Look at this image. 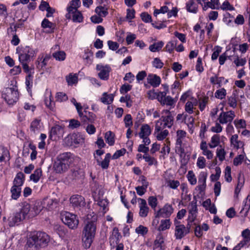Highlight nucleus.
I'll return each instance as SVG.
<instances>
[{
    "label": "nucleus",
    "mask_w": 250,
    "mask_h": 250,
    "mask_svg": "<svg viewBox=\"0 0 250 250\" xmlns=\"http://www.w3.org/2000/svg\"><path fill=\"white\" fill-rule=\"evenodd\" d=\"M97 220V216L95 215L88 214L84 221L82 231V239L83 246L85 249L90 248L95 237Z\"/></svg>",
    "instance_id": "1"
},
{
    "label": "nucleus",
    "mask_w": 250,
    "mask_h": 250,
    "mask_svg": "<svg viewBox=\"0 0 250 250\" xmlns=\"http://www.w3.org/2000/svg\"><path fill=\"white\" fill-rule=\"evenodd\" d=\"M50 241L49 236L44 232L37 231L31 233L25 245L26 250H39L46 247Z\"/></svg>",
    "instance_id": "2"
},
{
    "label": "nucleus",
    "mask_w": 250,
    "mask_h": 250,
    "mask_svg": "<svg viewBox=\"0 0 250 250\" xmlns=\"http://www.w3.org/2000/svg\"><path fill=\"white\" fill-rule=\"evenodd\" d=\"M70 153H63L60 154L53 165L55 172L61 173L65 172L69 168L70 164Z\"/></svg>",
    "instance_id": "3"
},
{
    "label": "nucleus",
    "mask_w": 250,
    "mask_h": 250,
    "mask_svg": "<svg viewBox=\"0 0 250 250\" xmlns=\"http://www.w3.org/2000/svg\"><path fill=\"white\" fill-rule=\"evenodd\" d=\"M24 181V175L21 172H18L13 182V186L10 189L11 198L17 200L21 195V187Z\"/></svg>",
    "instance_id": "4"
},
{
    "label": "nucleus",
    "mask_w": 250,
    "mask_h": 250,
    "mask_svg": "<svg viewBox=\"0 0 250 250\" xmlns=\"http://www.w3.org/2000/svg\"><path fill=\"white\" fill-rule=\"evenodd\" d=\"M1 96L8 104H14L18 101L19 97L17 87L5 88L2 90Z\"/></svg>",
    "instance_id": "5"
},
{
    "label": "nucleus",
    "mask_w": 250,
    "mask_h": 250,
    "mask_svg": "<svg viewBox=\"0 0 250 250\" xmlns=\"http://www.w3.org/2000/svg\"><path fill=\"white\" fill-rule=\"evenodd\" d=\"M37 54V51L29 46L22 47L18 52L19 61L20 62H29Z\"/></svg>",
    "instance_id": "6"
},
{
    "label": "nucleus",
    "mask_w": 250,
    "mask_h": 250,
    "mask_svg": "<svg viewBox=\"0 0 250 250\" xmlns=\"http://www.w3.org/2000/svg\"><path fill=\"white\" fill-rule=\"evenodd\" d=\"M62 220L65 225L72 229H77L79 223L77 215L68 212H64L62 214Z\"/></svg>",
    "instance_id": "7"
},
{
    "label": "nucleus",
    "mask_w": 250,
    "mask_h": 250,
    "mask_svg": "<svg viewBox=\"0 0 250 250\" xmlns=\"http://www.w3.org/2000/svg\"><path fill=\"white\" fill-rule=\"evenodd\" d=\"M154 96L151 98H156L162 105H166L173 108L175 106L176 100L170 96H167V92H158L157 93H153Z\"/></svg>",
    "instance_id": "8"
},
{
    "label": "nucleus",
    "mask_w": 250,
    "mask_h": 250,
    "mask_svg": "<svg viewBox=\"0 0 250 250\" xmlns=\"http://www.w3.org/2000/svg\"><path fill=\"white\" fill-rule=\"evenodd\" d=\"M162 116L161 119L156 122L161 123V125L164 128H170L173 124V116L171 112L168 109L164 110L162 111Z\"/></svg>",
    "instance_id": "9"
},
{
    "label": "nucleus",
    "mask_w": 250,
    "mask_h": 250,
    "mask_svg": "<svg viewBox=\"0 0 250 250\" xmlns=\"http://www.w3.org/2000/svg\"><path fill=\"white\" fill-rule=\"evenodd\" d=\"M87 108H85L83 111L81 110L78 113L81 122L84 124L94 123L97 119V116L94 113L86 110Z\"/></svg>",
    "instance_id": "10"
},
{
    "label": "nucleus",
    "mask_w": 250,
    "mask_h": 250,
    "mask_svg": "<svg viewBox=\"0 0 250 250\" xmlns=\"http://www.w3.org/2000/svg\"><path fill=\"white\" fill-rule=\"evenodd\" d=\"M221 110L222 111L218 118L219 122L221 124L231 123L235 116L234 112L232 110L225 112L223 111V106Z\"/></svg>",
    "instance_id": "11"
},
{
    "label": "nucleus",
    "mask_w": 250,
    "mask_h": 250,
    "mask_svg": "<svg viewBox=\"0 0 250 250\" xmlns=\"http://www.w3.org/2000/svg\"><path fill=\"white\" fill-rule=\"evenodd\" d=\"M70 202L73 207L78 210L84 208L86 204L84 198L78 194L72 196L70 198Z\"/></svg>",
    "instance_id": "12"
},
{
    "label": "nucleus",
    "mask_w": 250,
    "mask_h": 250,
    "mask_svg": "<svg viewBox=\"0 0 250 250\" xmlns=\"http://www.w3.org/2000/svg\"><path fill=\"white\" fill-rule=\"evenodd\" d=\"M96 70L99 71L98 76L101 80L106 81L109 79V73L111 71L109 65H104L102 64H98L96 65Z\"/></svg>",
    "instance_id": "13"
},
{
    "label": "nucleus",
    "mask_w": 250,
    "mask_h": 250,
    "mask_svg": "<svg viewBox=\"0 0 250 250\" xmlns=\"http://www.w3.org/2000/svg\"><path fill=\"white\" fill-rule=\"evenodd\" d=\"M161 125V123L156 122L154 135L158 141H162L165 139L168 135L169 132L167 130H163L165 128Z\"/></svg>",
    "instance_id": "14"
},
{
    "label": "nucleus",
    "mask_w": 250,
    "mask_h": 250,
    "mask_svg": "<svg viewBox=\"0 0 250 250\" xmlns=\"http://www.w3.org/2000/svg\"><path fill=\"white\" fill-rule=\"evenodd\" d=\"M63 133V127L59 125H56L51 128L49 137L51 140L56 141L62 137Z\"/></svg>",
    "instance_id": "15"
},
{
    "label": "nucleus",
    "mask_w": 250,
    "mask_h": 250,
    "mask_svg": "<svg viewBox=\"0 0 250 250\" xmlns=\"http://www.w3.org/2000/svg\"><path fill=\"white\" fill-rule=\"evenodd\" d=\"M173 212V208L171 205L166 204L160 208L156 213V217L168 218Z\"/></svg>",
    "instance_id": "16"
},
{
    "label": "nucleus",
    "mask_w": 250,
    "mask_h": 250,
    "mask_svg": "<svg viewBox=\"0 0 250 250\" xmlns=\"http://www.w3.org/2000/svg\"><path fill=\"white\" fill-rule=\"evenodd\" d=\"M50 58V55L43 53L40 54L35 62L37 68L39 70L43 69Z\"/></svg>",
    "instance_id": "17"
},
{
    "label": "nucleus",
    "mask_w": 250,
    "mask_h": 250,
    "mask_svg": "<svg viewBox=\"0 0 250 250\" xmlns=\"http://www.w3.org/2000/svg\"><path fill=\"white\" fill-rule=\"evenodd\" d=\"M43 208L47 210H51L57 207L58 204V201L55 198L48 196L45 198L42 202Z\"/></svg>",
    "instance_id": "18"
},
{
    "label": "nucleus",
    "mask_w": 250,
    "mask_h": 250,
    "mask_svg": "<svg viewBox=\"0 0 250 250\" xmlns=\"http://www.w3.org/2000/svg\"><path fill=\"white\" fill-rule=\"evenodd\" d=\"M189 232V228H186L185 225L177 226L175 228L174 236L176 239L181 240Z\"/></svg>",
    "instance_id": "19"
},
{
    "label": "nucleus",
    "mask_w": 250,
    "mask_h": 250,
    "mask_svg": "<svg viewBox=\"0 0 250 250\" xmlns=\"http://www.w3.org/2000/svg\"><path fill=\"white\" fill-rule=\"evenodd\" d=\"M139 200L141 201L139 204V216L141 217L145 218L147 216L149 212V208L147 207L146 201L142 198H139Z\"/></svg>",
    "instance_id": "20"
},
{
    "label": "nucleus",
    "mask_w": 250,
    "mask_h": 250,
    "mask_svg": "<svg viewBox=\"0 0 250 250\" xmlns=\"http://www.w3.org/2000/svg\"><path fill=\"white\" fill-rule=\"evenodd\" d=\"M147 82L153 87H158L161 83L160 77L156 74H149L147 77Z\"/></svg>",
    "instance_id": "21"
},
{
    "label": "nucleus",
    "mask_w": 250,
    "mask_h": 250,
    "mask_svg": "<svg viewBox=\"0 0 250 250\" xmlns=\"http://www.w3.org/2000/svg\"><path fill=\"white\" fill-rule=\"evenodd\" d=\"M24 219V218L19 212H16L9 217V225L10 227H13Z\"/></svg>",
    "instance_id": "22"
},
{
    "label": "nucleus",
    "mask_w": 250,
    "mask_h": 250,
    "mask_svg": "<svg viewBox=\"0 0 250 250\" xmlns=\"http://www.w3.org/2000/svg\"><path fill=\"white\" fill-rule=\"evenodd\" d=\"M207 177V173L205 172H202L198 178V186L196 188L200 191V192L203 191L206 187V179Z\"/></svg>",
    "instance_id": "23"
},
{
    "label": "nucleus",
    "mask_w": 250,
    "mask_h": 250,
    "mask_svg": "<svg viewBox=\"0 0 250 250\" xmlns=\"http://www.w3.org/2000/svg\"><path fill=\"white\" fill-rule=\"evenodd\" d=\"M197 213V208L196 203L191 202L190 205L188 221L192 223L195 220Z\"/></svg>",
    "instance_id": "24"
},
{
    "label": "nucleus",
    "mask_w": 250,
    "mask_h": 250,
    "mask_svg": "<svg viewBox=\"0 0 250 250\" xmlns=\"http://www.w3.org/2000/svg\"><path fill=\"white\" fill-rule=\"evenodd\" d=\"M186 7L187 11L189 13L196 14L198 11V5L196 0H188Z\"/></svg>",
    "instance_id": "25"
},
{
    "label": "nucleus",
    "mask_w": 250,
    "mask_h": 250,
    "mask_svg": "<svg viewBox=\"0 0 250 250\" xmlns=\"http://www.w3.org/2000/svg\"><path fill=\"white\" fill-rule=\"evenodd\" d=\"M200 149L202 150V154L207 157V158L210 160L213 158V154L212 152L208 148L207 142L202 141L200 146Z\"/></svg>",
    "instance_id": "26"
},
{
    "label": "nucleus",
    "mask_w": 250,
    "mask_h": 250,
    "mask_svg": "<svg viewBox=\"0 0 250 250\" xmlns=\"http://www.w3.org/2000/svg\"><path fill=\"white\" fill-rule=\"evenodd\" d=\"M186 131L183 130H178L176 132V145L177 146H179L180 149L184 150L182 148L183 140L185 138L186 136Z\"/></svg>",
    "instance_id": "27"
},
{
    "label": "nucleus",
    "mask_w": 250,
    "mask_h": 250,
    "mask_svg": "<svg viewBox=\"0 0 250 250\" xmlns=\"http://www.w3.org/2000/svg\"><path fill=\"white\" fill-rule=\"evenodd\" d=\"M210 82L213 85L217 84L219 87H221L222 83L226 84L228 82V81L225 80L223 77H218V75L215 74L210 78Z\"/></svg>",
    "instance_id": "28"
},
{
    "label": "nucleus",
    "mask_w": 250,
    "mask_h": 250,
    "mask_svg": "<svg viewBox=\"0 0 250 250\" xmlns=\"http://www.w3.org/2000/svg\"><path fill=\"white\" fill-rule=\"evenodd\" d=\"M43 208L42 203L39 201L36 202L33 207L31 208V217L38 214Z\"/></svg>",
    "instance_id": "29"
},
{
    "label": "nucleus",
    "mask_w": 250,
    "mask_h": 250,
    "mask_svg": "<svg viewBox=\"0 0 250 250\" xmlns=\"http://www.w3.org/2000/svg\"><path fill=\"white\" fill-rule=\"evenodd\" d=\"M164 240L163 236L162 234H159L157 236L154 241V249H160L163 250L164 249Z\"/></svg>",
    "instance_id": "30"
},
{
    "label": "nucleus",
    "mask_w": 250,
    "mask_h": 250,
    "mask_svg": "<svg viewBox=\"0 0 250 250\" xmlns=\"http://www.w3.org/2000/svg\"><path fill=\"white\" fill-rule=\"evenodd\" d=\"M151 132L150 127L147 124L142 125L140 132L139 133L140 138H144L145 136H149Z\"/></svg>",
    "instance_id": "31"
},
{
    "label": "nucleus",
    "mask_w": 250,
    "mask_h": 250,
    "mask_svg": "<svg viewBox=\"0 0 250 250\" xmlns=\"http://www.w3.org/2000/svg\"><path fill=\"white\" fill-rule=\"evenodd\" d=\"M19 212L24 219L26 218L27 215H29V217L31 216L30 205L27 203H24Z\"/></svg>",
    "instance_id": "32"
},
{
    "label": "nucleus",
    "mask_w": 250,
    "mask_h": 250,
    "mask_svg": "<svg viewBox=\"0 0 250 250\" xmlns=\"http://www.w3.org/2000/svg\"><path fill=\"white\" fill-rule=\"evenodd\" d=\"M111 154L109 153H106L104 159L101 162L99 159H97V164L100 166L103 169H107L109 167Z\"/></svg>",
    "instance_id": "33"
},
{
    "label": "nucleus",
    "mask_w": 250,
    "mask_h": 250,
    "mask_svg": "<svg viewBox=\"0 0 250 250\" xmlns=\"http://www.w3.org/2000/svg\"><path fill=\"white\" fill-rule=\"evenodd\" d=\"M197 105V102L196 99L194 100V102H193L188 101L186 104L185 106V111L189 114L193 113L194 112V109H195V106H196Z\"/></svg>",
    "instance_id": "34"
},
{
    "label": "nucleus",
    "mask_w": 250,
    "mask_h": 250,
    "mask_svg": "<svg viewBox=\"0 0 250 250\" xmlns=\"http://www.w3.org/2000/svg\"><path fill=\"white\" fill-rule=\"evenodd\" d=\"M171 225V222L170 219L161 220L160 224L158 228V230L159 231H163L165 230L168 229L170 228Z\"/></svg>",
    "instance_id": "35"
},
{
    "label": "nucleus",
    "mask_w": 250,
    "mask_h": 250,
    "mask_svg": "<svg viewBox=\"0 0 250 250\" xmlns=\"http://www.w3.org/2000/svg\"><path fill=\"white\" fill-rule=\"evenodd\" d=\"M238 136L237 134L232 135L230 138L231 145L236 149H239L244 146L243 143L238 140Z\"/></svg>",
    "instance_id": "36"
},
{
    "label": "nucleus",
    "mask_w": 250,
    "mask_h": 250,
    "mask_svg": "<svg viewBox=\"0 0 250 250\" xmlns=\"http://www.w3.org/2000/svg\"><path fill=\"white\" fill-rule=\"evenodd\" d=\"M164 45V42L163 41H159L151 44L149 46V49L152 52H158L161 50Z\"/></svg>",
    "instance_id": "37"
},
{
    "label": "nucleus",
    "mask_w": 250,
    "mask_h": 250,
    "mask_svg": "<svg viewBox=\"0 0 250 250\" xmlns=\"http://www.w3.org/2000/svg\"><path fill=\"white\" fill-rule=\"evenodd\" d=\"M114 100V96L112 94H107V93L104 92L103 96L101 98V101L104 104H109L112 103Z\"/></svg>",
    "instance_id": "38"
},
{
    "label": "nucleus",
    "mask_w": 250,
    "mask_h": 250,
    "mask_svg": "<svg viewBox=\"0 0 250 250\" xmlns=\"http://www.w3.org/2000/svg\"><path fill=\"white\" fill-rule=\"evenodd\" d=\"M55 26V24L49 21L47 19H44L42 22V27L43 28H49L50 29V31H48L49 33H52L54 32Z\"/></svg>",
    "instance_id": "39"
},
{
    "label": "nucleus",
    "mask_w": 250,
    "mask_h": 250,
    "mask_svg": "<svg viewBox=\"0 0 250 250\" xmlns=\"http://www.w3.org/2000/svg\"><path fill=\"white\" fill-rule=\"evenodd\" d=\"M220 141V137L219 135L215 134L212 136L210 142L208 144V146L211 148H215L219 145Z\"/></svg>",
    "instance_id": "40"
},
{
    "label": "nucleus",
    "mask_w": 250,
    "mask_h": 250,
    "mask_svg": "<svg viewBox=\"0 0 250 250\" xmlns=\"http://www.w3.org/2000/svg\"><path fill=\"white\" fill-rule=\"evenodd\" d=\"M81 5V1L80 0H72L71 1V5L67 7V10L68 14L73 12L77 10L78 8Z\"/></svg>",
    "instance_id": "41"
},
{
    "label": "nucleus",
    "mask_w": 250,
    "mask_h": 250,
    "mask_svg": "<svg viewBox=\"0 0 250 250\" xmlns=\"http://www.w3.org/2000/svg\"><path fill=\"white\" fill-rule=\"evenodd\" d=\"M114 134L111 131H108L105 134V142L110 146H113L115 143Z\"/></svg>",
    "instance_id": "42"
},
{
    "label": "nucleus",
    "mask_w": 250,
    "mask_h": 250,
    "mask_svg": "<svg viewBox=\"0 0 250 250\" xmlns=\"http://www.w3.org/2000/svg\"><path fill=\"white\" fill-rule=\"evenodd\" d=\"M42 174V171L41 168H38L36 169L34 173H32L30 176V180L34 182L35 183L38 182Z\"/></svg>",
    "instance_id": "43"
},
{
    "label": "nucleus",
    "mask_w": 250,
    "mask_h": 250,
    "mask_svg": "<svg viewBox=\"0 0 250 250\" xmlns=\"http://www.w3.org/2000/svg\"><path fill=\"white\" fill-rule=\"evenodd\" d=\"M184 121L185 124H186L188 128L191 130V132H193V124L194 122V118L191 116L186 114L184 115Z\"/></svg>",
    "instance_id": "44"
},
{
    "label": "nucleus",
    "mask_w": 250,
    "mask_h": 250,
    "mask_svg": "<svg viewBox=\"0 0 250 250\" xmlns=\"http://www.w3.org/2000/svg\"><path fill=\"white\" fill-rule=\"evenodd\" d=\"M70 14H72V20L75 22H81L83 21V17L81 12L78 10L71 12Z\"/></svg>",
    "instance_id": "45"
},
{
    "label": "nucleus",
    "mask_w": 250,
    "mask_h": 250,
    "mask_svg": "<svg viewBox=\"0 0 250 250\" xmlns=\"http://www.w3.org/2000/svg\"><path fill=\"white\" fill-rule=\"evenodd\" d=\"M78 76L76 74L70 73L66 77V80L68 85H73L77 83Z\"/></svg>",
    "instance_id": "46"
},
{
    "label": "nucleus",
    "mask_w": 250,
    "mask_h": 250,
    "mask_svg": "<svg viewBox=\"0 0 250 250\" xmlns=\"http://www.w3.org/2000/svg\"><path fill=\"white\" fill-rule=\"evenodd\" d=\"M40 121L37 119H35L33 121L30 125V130L33 131L34 133L36 132H39L41 126H40Z\"/></svg>",
    "instance_id": "47"
},
{
    "label": "nucleus",
    "mask_w": 250,
    "mask_h": 250,
    "mask_svg": "<svg viewBox=\"0 0 250 250\" xmlns=\"http://www.w3.org/2000/svg\"><path fill=\"white\" fill-rule=\"evenodd\" d=\"M143 157L145 161L148 163L149 166L157 165V160L154 157L150 156L148 154H145Z\"/></svg>",
    "instance_id": "48"
},
{
    "label": "nucleus",
    "mask_w": 250,
    "mask_h": 250,
    "mask_svg": "<svg viewBox=\"0 0 250 250\" xmlns=\"http://www.w3.org/2000/svg\"><path fill=\"white\" fill-rule=\"evenodd\" d=\"M33 76L32 73L28 74L25 78V84L28 91H31L33 85Z\"/></svg>",
    "instance_id": "49"
},
{
    "label": "nucleus",
    "mask_w": 250,
    "mask_h": 250,
    "mask_svg": "<svg viewBox=\"0 0 250 250\" xmlns=\"http://www.w3.org/2000/svg\"><path fill=\"white\" fill-rule=\"evenodd\" d=\"M52 56L56 60L62 61L65 59L66 54L63 51H58L53 53Z\"/></svg>",
    "instance_id": "50"
},
{
    "label": "nucleus",
    "mask_w": 250,
    "mask_h": 250,
    "mask_svg": "<svg viewBox=\"0 0 250 250\" xmlns=\"http://www.w3.org/2000/svg\"><path fill=\"white\" fill-rule=\"evenodd\" d=\"M55 99L56 102L61 103L66 101L68 100V97L65 93L59 92L56 93Z\"/></svg>",
    "instance_id": "51"
},
{
    "label": "nucleus",
    "mask_w": 250,
    "mask_h": 250,
    "mask_svg": "<svg viewBox=\"0 0 250 250\" xmlns=\"http://www.w3.org/2000/svg\"><path fill=\"white\" fill-rule=\"evenodd\" d=\"M187 177L188 182L191 185H195L196 184V177L192 170L188 171Z\"/></svg>",
    "instance_id": "52"
},
{
    "label": "nucleus",
    "mask_w": 250,
    "mask_h": 250,
    "mask_svg": "<svg viewBox=\"0 0 250 250\" xmlns=\"http://www.w3.org/2000/svg\"><path fill=\"white\" fill-rule=\"evenodd\" d=\"M226 94L227 92L226 89L222 88L216 90L214 93V96L217 99L222 100L225 98Z\"/></svg>",
    "instance_id": "53"
},
{
    "label": "nucleus",
    "mask_w": 250,
    "mask_h": 250,
    "mask_svg": "<svg viewBox=\"0 0 250 250\" xmlns=\"http://www.w3.org/2000/svg\"><path fill=\"white\" fill-rule=\"evenodd\" d=\"M228 103L230 107L233 108L236 107L237 101L236 95L234 93H233L231 96L228 97Z\"/></svg>",
    "instance_id": "54"
},
{
    "label": "nucleus",
    "mask_w": 250,
    "mask_h": 250,
    "mask_svg": "<svg viewBox=\"0 0 250 250\" xmlns=\"http://www.w3.org/2000/svg\"><path fill=\"white\" fill-rule=\"evenodd\" d=\"M95 12L101 17H105L108 14L107 8L103 6L96 7Z\"/></svg>",
    "instance_id": "55"
},
{
    "label": "nucleus",
    "mask_w": 250,
    "mask_h": 250,
    "mask_svg": "<svg viewBox=\"0 0 250 250\" xmlns=\"http://www.w3.org/2000/svg\"><path fill=\"white\" fill-rule=\"evenodd\" d=\"M243 207L241 212H248L250 209V195H248L245 200L243 201Z\"/></svg>",
    "instance_id": "56"
},
{
    "label": "nucleus",
    "mask_w": 250,
    "mask_h": 250,
    "mask_svg": "<svg viewBox=\"0 0 250 250\" xmlns=\"http://www.w3.org/2000/svg\"><path fill=\"white\" fill-rule=\"evenodd\" d=\"M167 183V186L173 189H176L180 185V182L178 180H169Z\"/></svg>",
    "instance_id": "57"
},
{
    "label": "nucleus",
    "mask_w": 250,
    "mask_h": 250,
    "mask_svg": "<svg viewBox=\"0 0 250 250\" xmlns=\"http://www.w3.org/2000/svg\"><path fill=\"white\" fill-rule=\"evenodd\" d=\"M148 205L153 208L154 210L156 209V208L158 204V200L155 196H150L148 199Z\"/></svg>",
    "instance_id": "58"
},
{
    "label": "nucleus",
    "mask_w": 250,
    "mask_h": 250,
    "mask_svg": "<svg viewBox=\"0 0 250 250\" xmlns=\"http://www.w3.org/2000/svg\"><path fill=\"white\" fill-rule=\"evenodd\" d=\"M176 42L171 41L168 42L165 47L166 51L168 52L169 53H171L174 49L176 47Z\"/></svg>",
    "instance_id": "59"
},
{
    "label": "nucleus",
    "mask_w": 250,
    "mask_h": 250,
    "mask_svg": "<svg viewBox=\"0 0 250 250\" xmlns=\"http://www.w3.org/2000/svg\"><path fill=\"white\" fill-rule=\"evenodd\" d=\"M215 174H211L210 175V179L211 181H217L218 180H219L220 174H221V169L219 167H216L215 169Z\"/></svg>",
    "instance_id": "60"
},
{
    "label": "nucleus",
    "mask_w": 250,
    "mask_h": 250,
    "mask_svg": "<svg viewBox=\"0 0 250 250\" xmlns=\"http://www.w3.org/2000/svg\"><path fill=\"white\" fill-rule=\"evenodd\" d=\"M148 231V229L146 227H144L142 225H140L139 227H137L135 229V232L141 235H144L147 233Z\"/></svg>",
    "instance_id": "61"
},
{
    "label": "nucleus",
    "mask_w": 250,
    "mask_h": 250,
    "mask_svg": "<svg viewBox=\"0 0 250 250\" xmlns=\"http://www.w3.org/2000/svg\"><path fill=\"white\" fill-rule=\"evenodd\" d=\"M152 66L156 68L160 69L162 68L164 65L163 62L158 58H155L154 59L152 62Z\"/></svg>",
    "instance_id": "62"
},
{
    "label": "nucleus",
    "mask_w": 250,
    "mask_h": 250,
    "mask_svg": "<svg viewBox=\"0 0 250 250\" xmlns=\"http://www.w3.org/2000/svg\"><path fill=\"white\" fill-rule=\"evenodd\" d=\"M146 188L147 185L145 184V185H142V186H138L136 187L135 189L136 190L137 193L139 196H142L146 192Z\"/></svg>",
    "instance_id": "63"
},
{
    "label": "nucleus",
    "mask_w": 250,
    "mask_h": 250,
    "mask_svg": "<svg viewBox=\"0 0 250 250\" xmlns=\"http://www.w3.org/2000/svg\"><path fill=\"white\" fill-rule=\"evenodd\" d=\"M220 8L223 10L232 11L234 10V7L228 1H224L221 6Z\"/></svg>",
    "instance_id": "64"
}]
</instances>
